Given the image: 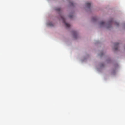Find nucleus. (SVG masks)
Masks as SVG:
<instances>
[{
  "label": "nucleus",
  "instance_id": "f257e3e1",
  "mask_svg": "<svg viewBox=\"0 0 125 125\" xmlns=\"http://www.w3.org/2000/svg\"><path fill=\"white\" fill-rule=\"evenodd\" d=\"M61 18L62 21H63V23L65 24V25L66 26L67 28H68L70 26V25L69 24L65 22V18L62 17H61Z\"/></svg>",
  "mask_w": 125,
  "mask_h": 125
},
{
  "label": "nucleus",
  "instance_id": "f03ea898",
  "mask_svg": "<svg viewBox=\"0 0 125 125\" xmlns=\"http://www.w3.org/2000/svg\"><path fill=\"white\" fill-rule=\"evenodd\" d=\"M119 43H115L114 44V49L115 50H117L118 48V45Z\"/></svg>",
  "mask_w": 125,
  "mask_h": 125
},
{
  "label": "nucleus",
  "instance_id": "7ed1b4c3",
  "mask_svg": "<svg viewBox=\"0 0 125 125\" xmlns=\"http://www.w3.org/2000/svg\"><path fill=\"white\" fill-rule=\"evenodd\" d=\"M73 35L74 37L76 38V36H77V32L75 31H73Z\"/></svg>",
  "mask_w": 125,
  "mask_h": 125
},
{
  "label": "nucleus",
  "instance_id": "20e7f679",
  "mask_svg": "<svg viewBox=\"0 0 125 125\" xmlns=\"http://www.w3.org/2000/svg\"><path fill=\"white\" fill-rule=\"evenodd\" d=\"M113 20H112L109 23V26H108V28L110 27L111 26V25L113 24Z\"/></svg>",
  "mask_w": 125,
  "mask_h": 125
},
{
  "label": "nucleus",
  "instance_id": "39448f33",
  "mask_svg": "<svg viewBox=\"0 0 125 125\" xmlns=\"http://www.w3.org/2000/svg\"><path fill=\"white\" fill-rule=\"evenodd\" d=\"M91 3L89 2H87L86 3V6L88 8H90L91 6Z\"/></svg>",
  "mask_w": 125,
  "mask_h": 125
},
{
  "label": "nucleus",
  "instance_id": "423d86ee",
  "mask_svg": "<svg viewBox=\"0 0 125 125\" xmlns=\"http://www.w3.org/2000/svg\"><path fill=\"white\" fill-rule=\"evenodd\" d=\"M105 23L103 21H101L100 22V26H104L105 25Z\"/></svg>",
  "mask_w": 125,
  "mask_h": 125
},
{
  "label": "nucleus",
  "instance_id": "0eeeda50",
  "mask_svg": "<svg viewBox=\"0 0 125 125\" xmlns=\"http://www.w3.org/2000/svg\"><path fill=\"white\" fill-rule=\"evenodd\" d=\"M115 25L116 26H118L119 25V23L117 22H114Z\"/></svg>",
  "mask_w": 125,
  "mask_h": 125
},
{
  "label": "nucleus",
  "instance_id": "6e6552de",
  "mask_svg": "<svg viewBox=\"0 0 125 125\" xmlns=\"http://www.w3.org/2000/svg\"><path fill=\"white\" fill-rule=\"evenodd\" d=\"M61 9L60 8H57L56 9V10L57 11H59Z\"/></svg>",
  "mask_w": 125,
  "mask_h": 125
},
{
  "label": "nucleus",
  "instance_id": "1a4fd4ad",
  "mask_svg": "<svg viewBox=\"0 0 125 125\" xmlns=\"http://www.w3.org/2000/svg\"><path fill=\"white\" fill-rule=\"evenodd\" d=\"M49 25L51 26H52L53 25L52 24V23H50L49 24Z\"/></svg>",
  "mask_w": 125,
  "mask_h": 125
},
{
  "label": "nucleus",
  "instance_id": "9d476101",
  "mask_svg": "<svg viewBox=\"0 0 125 125\" xmlns=\"http://www.w3.org/2000/svg\"><path fill=\"white\" fill-rule=\"evenodd\" d=\"M93 20H96V18H93Z\"/></svg>",
  "mask_w": 125,
  "mask_h": 125
},
{
  "label": "nucleus",
  "instance_id": "9b49d317",
  "mask_svg": "<svg viewBox=\"0 0 125 125\" xmlns=\"http://www.w3.org/2000/svg\"><path fill=\"white\" fill-rule=\"evenodd\" d=\"M72 16H73L72 15H70V16H69V17H70V18H72Z\"/></svg>",
  "mask_w": 125,
  "mask_h": 125
}]
</instances>
